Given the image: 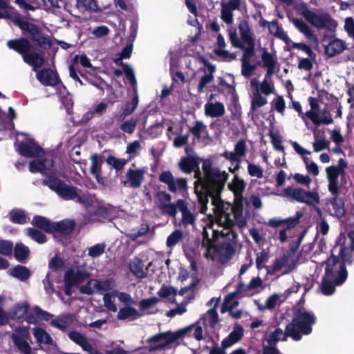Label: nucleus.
Instances as JSON below:
<instances>
[{
  "label": "nucleus",
  "instance_id": "obj_1",
  "mask_svg": "<svg viewBox=\"0 0 354 354\" xmlns=\"http://www.w3.org/2000/svg\"><path fill=\"white\" fill-rule=\"evenodd\" d=\"M202 168L204 172L201 176L200 171H195V193L201 205L200 212L209 216V224L218 227V217L226 215L230 221V229L233 230L234 221L240 227L247 223L248 212L244 209L245 201H234L232 207L220 198L228 174L218 168L212 167L209 160H204Z\"/></svg>",
  "mask_w": 354,
  "mask_h": 354
},
{
  "label": "nucleus",
  "instance_id": "obj_2",
  "mask_svg": "<svg viewBox=\"0 0 354 354\" xmlns=\"http://www.w3.org/2000/svg\"><path fill=\"white\" fill-rule=\"evenodd\" d=\"M217 219L218 227L209 223L203 227L202 250L207 259L226 263L234 254L231 242L234 241L236 234L230 229L231 223L226 215L220 216Z\"/></svg>",
  "mask_w": 354,
  "mask_h": 354
},
{
  "label": "nucleus",
  "instance_id": "obj_3",
  "mask_svg": "<svg viewBox=\"0 0 354 354\" xmlns=\"http://www.w3.org/2000/svg\"><path fill=\"white\" fill-rule=\"evenodd\" d=\"M29 169L32 173L39 172L46 175V178L44 180V183L62 199L76 198L77 202L82 203L86 208H90L93 205L92 198L82 194L76 187L62 182L55 176L56 169L54 168L52 160L46 158L42 160H32L29 164Z\"/></svg>",
  "mask_w": 354,
  "mask_h": 354
},
{
  "label": "nucleus",
  "instance_id": "obj_4",
  "mask_svg": "<svg viewBox=\"0 0 354 354\" xmlns=\"http://www.w3.org/2000/svg\"><path fill=\"white\" fill-rule=\"evenodd\" d=\"M339 255L341 260L333 255L326 262L325 276L320 286L321 291L325 295L333 294L334 285H342L347 279L348 273L344 263L352 261L349 250L340 247Z\"/></svg>",
  "mask_w": 354,
  "mask_h": 354
},
{
  "label": "nucleus",
  "instance_id": "obj_5",
  "mask_svg": "<svg viewBox=\"0 0 354 354\" xmlns=\"http://www.w3.org/2000/svg\"><path fill=\"white\" fill-rule=\"evenodd\" d=\"M315 320V316L312 312L299 306L295 309L292 322L286 326V333L294 340L298 341L302 335H307L312 332V326Z\"/></svg>",
  "mask_w": 354,
  "mask_h": 354
},
{
  "label": "nucleus",
  "instance_id": "obj_6",
  "mask_svg": "<svg viewBox=\"0 0 354 354\" xmlns=\"http://www.w3.org/2000/svg\"><path fill=\"white\" fill-rule=\"evenodd\" d=\"M238 37L235 30H230L229 37L233 46L243 50L245 57H252L254 55L255 37L254 34L245 21H242L239 25Z\"/></svg>",
  "mask_w": 354,
  "mask_h": 354
},
{
  "label": "nucleus",
  "instance_id": "obj_7",
  "mask_svg": "<svg viewBox=\"0 0 354 354\" xmlns=\"http://www.w3.org/2000/svg\"><path fill=\"white\" fill-rule=\"evenodd\" d=\"M187 333H189L194 336L197 340L203 339V329L201 326L194 324L174 333L166 332L160 333L151 337L150 342L157 343V345L153 348H162L175 342L176 339L183 337Z\"/></svg>",
  "mask_w": 354,
  "mask_h": 354
},
{
  "label": "nucleus",
  "instance_id": "obj_8",
  "mask_svg": "<svg viewBox=\"0 0 354 354\" xmlns=\"http://www.w3.org/2000/svg\"><path fill=\"white\" fill-rule=\"evenodd\" d=\"M8 46L10 48L23 55L24 62L31 66L33 71H37V68L44 64L43 57L38 52L31 50L30 44L28 40L24 39L10 40L8 41Z\"/></svg>",
  "mask_w": 354,
  "mask_h": 354
},
{
  "label": "nucleus",
  "instance_id": "obj_9",
  "mask_svg": "<svg viewBox=\"0 0 354 354\" xmlns=\"http://www.w3.org/2000/svg\"><path fill=\"white\" fill-rule=\"evenodd\" d=\"M282 196L308 206L315 207L320 203V196L317 191H307L300 187H288Z\"/></svg>",
  "mask_w": 354,
  "mask_h": 354
},
{
  "label": "nucleus",
  "instance_id": "obj_10",
  "mask_svg": "<svg viewBox=\"0 0 354 354\" xmlns=\"http://www.w3.org/2000/svg\"><path fill=\"white\" fill-rule=\"evenodd\" d=\"M310 109L302 115V120L308 126L307 118L310 120L312 122L318 126L321 124H329L333 122L331 115L326 109H319L318 101L313 97L308 99Z\"/></svg>",
  "mask_w": 354,
  "mask_h": 354
},
{
  "label": "nucleus",
  "instance_id": "obj_11",
  "mask_svg": "<svg viewBox=\"0 0 354 354\" xmlns=\"http://www.w3.org/2000/svg\"><path fill=\"white\" fill-rule=\"evenodd\" d=\"M90 277V274L80 267H73L67 270L64 274L65 293L70 296L72 288L77 286Z\"/></svg>",
  "mask_w": 354,
  "mask_h": 354
},
{
  "label": "nucleus",
  "instance_id": "obj_12",
  "mask_svg": "<svg viewBox=\"0 0 354 354\" xmlns=\"http://www.w3.org/2000/svg\"><path fill=\"white\" fill-rule=\"evenodd\" d=\"M7 8L8 6L6 3L3 0H0V19H10L21 30H27L32 35L37 33L38 30L36 26L24 21L18 13H15L14 16H12L10 12L7 10Z\"/></svg>",
  "mask_w": 354,
  "mask_h": 354
},
{
  "label": "nucleus",
  "instance_id": "obj_13",
  "mask_svg": "<svg viewBox=\"0 0 354 354\" xmlns=\"http://www.w3.org/2000/svg\"><path fill=\"white\" fill-rule=\"evenodd\" d=\"M30 337L28 330L26 327L16 328L12 335L15 346L21 354H37L28 342Z\"/></svg>",
  "mask_w": 354,
  "mask_h": 354
},
{
  "label": "nucleus",
  "instance_id": "obj_14",
  "mask_svg": "<svg viewBox=\"0 0 354 354\" xmlns=\"http://www.w3.org/2000/svg\"><path fill=\"white\" fill-rule=\"evenodd\" d=\"M295 267L296 261L290 255H283L275 260L273 265L268 269V274L272 275L281 272L282 274H286L292 271Z\"/></svg>",
  "mask_w": 354,
  "mask_h": 354
},
{
  "label": "nucleus",
  "instance_id": "obj_15",
  "mask_svg": "<svg viewBox=\"0 0 354 354\" xmlns=\"http://www.w3.org/2000/svg\"><path fill=\"white\" fill-rule=\"evenodd\" d=\"M159 180L167 185L171 192H183L187 189V180L184 178H174L169 171L162 172Z\"/></svg>",
  "mask_w": 354,
  "mask_h": 354
},
{
  "label": "nucleus",
  "instance_id": "obj_16",
  "mask_svg": "<svg viewBox=\"0 0 354 354\" xmlns=\"http://www.w3.org/2000/svg\"><path fill=\"white\" fill-rule=\"evenodd\" d=\"M291 145L298 154L302 156V160L305 165V167L308 173L311 174L314 176H317L319 174V170L317 164L306 156V155H310L311 152L302 147L297 142H292Z\"/></svg>",
  "mask_w": 354,
  "mask_h": 354
},
{
  "label": "nucleus",
  "instance_id": "obj_17",
  "mask_svg": "<svg viewBox=\"0 0 354 354\" xmlns=\"http://www.w3.org/2000/svg\"><path fill=\"white\" fill-rule=\"evenodd\" d=\"M247 147L244 140H239L234 147V151H225L223 156L232 164H235L234 168H230V171L234 173L239 168L241 158L246 153Z\"/></svg>",
  "mask_w": 354,
  "mask_h": 354
},
{
  "label": "nucleus",
  "instance_id": "obj_18",
  "mask_svg": "<svg viewBox=\"0 0 354 354\" xmlns=\"http://www.w3.org/2000/svg\"><path fill=\"white\" fill-rule=\"evenodd\" d=\"M271 77L266 75L262 82H259L257 78H252L250 81V89H257L266 96L274 94L276 90Z\"/></svg>",
  "mask_w": 354,
  "mask_h": 354
},
{
  "label": "nucleus",
  "instance_id": "obj_19",
  "mask_svg": "<svg viewBox=\"0 0 354 354\" xmlns=\"http://www.w3.org/2000/svg\"><path fill=\"white\" fill-rule=\"evenodd\" d=\"M328 190L331 194H337L339 189V177L344 174L339 171L336 165L326 167L325 169Z\"/></svg>",
  "mask_w": 354,
  "mask_h": 354
},
{
  "label": "nucleus",
  "instance_id": "obj_20",
  "mask_svg": "<svg viewBox=\"0 0 354 354\" xmlns=\"http://www.w3.org/2000/svg\"><path fill=\"white\" fill-rule=\"evenodd\" d=\"M308 21L312 26L317 29H331L335 28L336 24L335 22L332 19L330 16L328 14L318 15L313 12L310 16H308Z\"/></svg>",
  "mask_w": 354,
  "mask_h": 354
},
{
  "label": "nucleus",
  "instance_id": "obj_21",
  "mask_svg": "<svg viewBox=\"0 0 354 354\" xmlns=\"http://www.w3.org/2000/svg\"><path fill=\"white\" fill-rule=\"evenodd\" d=\"M146 172L147 169H129L125 174V180L123 181L124 185L132 188L140 187Z\"/></svg>",
  "mask_w": 354,
  "mask_h": 354
},
{
  "label": "nucleus",
  "instance_id": "obj_22",
  "mask_svg": "<svg viewBox=\"0 0 354 354\" xmlns=\"http://www.w3.org/2000/svg\"><path fill=\"white\" fill-rule=\"evenodd\" d=\"M331 195L332 198L328 199L325 203V210L332 216L342 217L345 212L344 203L338 197V194Z\"/></svg>",
  "mask_w": 354,
  "mask_h": 354
},
{
  "label": "nucleus",
  "instance_id": "obj_23",
  "mask_svg": "<svg viewBox=\"0 0 354 354\" xmlns=\"http://www.w3.org/2000/svg\"><path fill=\"white\" fill-rule=\"evenodd\" d=\"M214 94H211L204 106L205 114L212 118L221 117L225 112V106L219 102H214Z\"/></svg>",
  "mask_w": 354,
  "mask_h": 354
},
{
  "label": "nucleus",
  "instance_id": "obj_24",
  "mask_svg": "<svg viewBox=\"0 0 354 354\" xmlns=\"http://www.w3.org/2000/svg\"><path fill=\"white\" fill-rule=\"evenodd\" d=\"M19 151L21 155L26 157H39L44 153L35 141L29 138L19 145Z\"/></svg>",
  "mask_w": 354,
  "mask_h": 354
},
{
  "label": "nucleus",
  "instance_id": "obj_25",
  "mask_svg": "<svg viewBox=\"0 0 354 354\" xmlns=\"http://www.w3.org/2000/svg\"><path fill=\"white\" fill-rule=\"evenodd\" d=\"M244 330L240 325H235L230 333L221 342L224 348H228L239 342L243 337Z\"/></svg>",
  "mask_w": 354,
  "mask_h": 354
},
{
  "label": "nucleus",
  "instance_id": "obj_26",
  "mask_svg": "<svg viewBox=\"0 0 354 354\" xmlns=\"http://www.w3.org/2000/svg\"><path fill=\"white\" fill-rule=\"evenodd\" d=\"M262 66L266 68L268 76H272L278 69V62L276 57L266 50H264L261 55Z\"/></svg>",
  "mask_w": 354,
  "mask_h": 354
},
{
  "label": "nucleus",
  "instance_id": "obj_27",
  "mask_svg": "<svg viewBox=\"0 0 354 354\" xmlns=\"http://www.w3.org/2000/svg\"><path fill=\"white\" fill-rule=\"evenodd\" d=\"M291 21L294 26L305 35L309 41L315 45H318V39L317 36L313 33L310 26L305 21L301 19L297 18H293Z\"/></svg>",
  "mask_w": 354,
  "mask_h": 354
},
{
  "label": "nucleus",
  "instance_id": "obj_28",
  "mask_svg": "<svg viewBox=\"0 0 354 354\" xmlns=\"http://www.w3.org/2000/svg\"><path fill=\"white\" fill-rule=\"evenodd\" d=\"M39 82L44 86H55L59 82V78L55 72L51 69H43L36 75Z\"/></svg>",
  "mask_w": 354,
  "mask_h": 354
},
{
  "label": "nucleus",
  "instance_id": "obj_29",
  "mask_svg": "<svg viewBox=\"0 0 354 354\" xmlns=\"http://www.w3.org/2000/svg\"><path fill=\"white\" fill-rule=\"evenodd\" d=\"M227 187L228 189L233 192L234 201H244L242 195L245 188V183L242 178L238 176H234Z\"/></svg>",
  "mask_w": 354,
  "mask_h": 354
},
{
  "label": "nucleus",
  "instance_id": "obj_30",
  "mask_svg": "<svg viewBox=\"0 0 354 354\" xmlns=\"http://www.w3.org/2000/svg\"><path fill=\"white\" fill-rule=\"evenodd\" d=\"M178 204H180V212H181V224L184 227L191 225L194 227L196 216L187 207L184 201L179 199Z\"/></svg>",
  "mask_w": 354,
  "mask_h": 354
},
{
  "label": "nucleus",
  "instance_id": "obj_31",
  "mask_svg": "<svg viewBox=\"0 0 354 354\" xmlns=\"http://www.w3.org/2000/svg\"><path fill=\"white\" fill-rule=\"evenodd\" d=\"M303 216L304 213L302 211H297L294 216L289 217L286 219H270L268 221V225L272 227H277L282 224H286L288 225V228H290L296 225Z\"/></svg>",
  "mask_w": 354,
  "mask_h": 354
},
{
  "label": "nucleus",
  "instance_id": "obj_32",
  "mask_svg": "<svg viewBox=\"0 0 354 354\" xmlns=\"http://www.w3.org/2000/svg\"><path fill=\"white\" fill-rule=\"evenodd\" d=\"M74 319L71 314H63L51 319V326L59 330H64L68 328Z\"/></svg>",
  "mask_w": 354,
  "mask_h": 354
},
{
  "label": "nucleus",
  "instance_id": "obj_33",
  "mask_svg": "<svg viewBox=\"0 0 354 354\" xmlns=\"http://www.w3.org/2000/svg\"><path fill=\"white\" fill-rule=\"evenodd\" d=\"M345 48L346 44L344 41L335 39L326 46L325 53L328 56L333 57L342 53Z\"/></svg>",
  "mask_w": 354,
  "mask_h": 354
},
{
  "label": "nucleus",
  "instance_id": "obj_34",
  "mask_svg": "<svg viewBox=\"0 0 354 354\" xmlns=\"http://www.w3.org/2000/svg\"><path fill=\"white\" fill-rule=\"evenodd\" d=\"M282 297V295L277 293L271 295L266 299L264 304L258 305V309L261 311L274 309L280 302L283 301L284 299H281Z\"/></svg>",
  "mask_w": 354,
  "mask_h": 354
},
{
  "label": "nucleus",
  "instance_id": "obj_35",
  "mask_svg": "<svg viewBox=\"0 0 354 354\" xmlns=\"http://www.w3.org/2000/svg\"><path fill=\"white\" fill-rule=\"evenodd\" d=\"M8 274L21 281H26L30 276L28 268L23 266H16L8 271Z\"/></svg>",
  "mask_w": 354,
  "mask_h": 354
},
{
  "label": "nucleus",
  "instance_id": "obj_36",
  "mask_svg": "<svg viewBox=\"0 0 354 354\" xmlns=\"http://www.w3.org/2000/svg\"><path fill=\"white\" fill-rule=\"evenodd\" d=\"M141 316V314L130 305L121 308L117 315V318L120 320L131 319L134 320Z\"/></svg>",
  "mask_w": 354,
  "mask_h": 354
},
{
  "label": "nucleus",
  "instance_id": "obj_37",
  "mask_svg": "<svg viewBox=\"0 0 354 354\" xmlns=\"http://www.w3.org/2000/svg\"><path fill=\"white\" fill-rule=\"evenodd\" d=\"M178 165L182 171L189 174L198 168V162L195 157L189 156L183 158L179 162Z\"/></svg>",
  "mask_w": 354,
  "mask_h": 354
},
{
  "label": "nucleus",
  "instance_id": "obj_38",
  "mask_svg": "<svg viewBox=\"0 0 354 354\" xmlns=\"http://www.w3.org/2000/svg\"><path fill=\"white\" fill-rule=\"evenodd\" d=\"M268 29L271 34L274 35L277 38L281 39L286 44H290L291 39L283 30L279 27L277 21H272L268 24Z\"/></svg>",
  "mask_w": 354,
  "mask_h": 354
},
{
  "label": "nucleus",
  "instance_id": "obj_39",
  "mask_svg": "<svg viewBox=\"0 0 354 354\" xmlns=\"http://www.w3.org/2000/svg\"><path fill=\"white\" fill-rule=\"evenodd\" d=\"M33 335L37 343L53 345L54 341L51 336L42 328L36 327L32 330Z\"/></svg>",
  "mask_w": 354,
  "mask_h": 354
},
{
  "label": "nucleus",
  "instance_id": "obj_40",
  "mask_svg": "<svg viewBox=\"0 0 354 354\" xmlns=\"http://www.w3.org/2000/svg\"><path fill=\"white\" fill-rule=\"evenodd\" d=\"M91 174L95 177V178L97 180L98 183H102V182H101L100 177L101 172V166L102 163V159L99 157L97 154L94 153L91 156Z\"/></svg>",
  "mask_w": 354,
  "mask_h": 354
},
{
  "label": "nucleus",
  "instance_id": "obj_41",
  "mask_svg": "<svg viewBox=\"0 0 354 354\" xmlns=\"http://www.w3.org/2000/svg\"><path fill=\"white\" fill-rule=\"evenodd\" d=\"M75 222L73 220H64L57 223H53V232L68 234L73 230Z\"/></svg>",
  "mask_w": 354,
  "mask_h": 354
},
{
  "label": "nucleus",
  "instance_id": "obj_42",
  "mask_svg": "<svg viewBox=\"0 0 354 354\" xmlns=\"http://www.w3.org/2000/svg\"><path fill=\"white\" fill-rule=\"evenodd\" d=\"M314 142H313V150L315 152H319L329 147L330 142L325 138L319 135L317 129L313 131Z\"/></svg>",
  "mask_w": 354,
  "mask_h": 354
},
{
  "label": "nucleus",
  "instance_id": "obj_43",
  "mask_svg": "<svg viewBox=\"0 0 354 354\" xmlns=\"http://www.w3.org/2000/svg\"><path fill=\"white\" fill-rule=\"evenodd\" d=\"M251 91V106L253 110L262 107L268 103L266 97L263 96L261 93L257 89H250Z\"/></svg>",
  "mask_w": 354,
  "mask_h": 354
},
{
  "label": "nucleus",
  "instance_id": "obj_44",
  "mask_svg": "<svg viewBox=\"0 0 354 354\" xmlns=\"http://www.w3.org/2000/svg\"><path fill=\"white\" fill-rule=\"evenodd\" d=\"M177 295V290L171 286H162L158 292V295L166 301L174 303Z\"/></svg>",
  "mask_w": 354,
  "mask_h": 354
},
{
  "label": "nucleus",
  "instance_id": "obj_45",
  "mask_svg": "<svg viewBox=\"0 0 354 354\" xmlns=\"http://www.w3.org/2000/svg\"><path fill=\"white\" fill-rule=\"evenodd\" d=\"M159 299L155 297L142 299L140 301L139 306L145 314H151L156 311V305Z\"/></svg>",
  "mask_w": 354,
  "mask_h": 354
},
{
  "label": "nucleus",
  "instance_id": "obj_46",
  "mask_svg": "<svg viewBox=\"0 0 354 354\" xmlns=\"http://www.w3.org/2000/svg\"><path fill=\"white\" fill-rule=\"evenodd\" d=\"M131 272L137 278H144L147 275V271L144 269V264L139 259H134L129 264Z\"/></svg>",
  "mask_w": 354,
  "mask_h": 354
},
{
  "label": "nucleus",
  "instance_id": "obj_47",
  "mask_svg": "<svg viewBox=\"0 0 354 354\" xmlns=\"http://www.w3.org/2000/svg\"><path fill=\"white\" fill-rule=\"evenodd\" d=\"M32 224L46 232H53V223L43 216H35L32 221Z\"/></svg>",
  "mask_w": 354,
  "mask_h": 354
},
{
  "label": "nucleus",
  "instance_id": "obj_48",
  "mask_svg": "<svg viewBox=\"0 0 354 354\" xmlns=\"http://www.w3.org/2000/svg\"><path fill=\"white\" fill-rule=\"evenodd\" d=\"M215 67L212 65L208 66V73H205L200 79L199 84L198 86V93H203L206 86L210 84L214 79L213 72L214 71Z\"/></svg>",
  "mask_w": 354,
  "mask_h": 354
},
{
  "label": "nucleus",
  "instance_id": "obj_49",
  "mask_svg": "<svg viewBox=\"0 0 354 354\" xmlns=\"http://www.w3.org/2000/svg\"><path fill=\"white\" fill-rule=\"evenodd\" d=\"M183 236L184 234L181 230H174L167 236L166 241L167 247L169 248H173L183 240Z\"/></svg>",
  "mask_w": 354,
  "mask_h": 354
},
{
  "label": "nucleus",
  "instance_id": "obj_50",
  "mask_svg": "<svg viewBox=\"0 0 354 354\" xmlns=\"http://www.w3.org/2000/svg\"><path fill=\"white\" fill-rule=\"evenodd\" d=\"M77 7L90 12H97L99 8L96 0H76Z\"/></svg>",
  "mask_w": 354,
  "mask_h": 354
},
{
  "label": "nucleus",
  "instance_id": "obj_51",
  "mask_svg": "<svg viewBox=\"0 0 354 354\" xmlns=\"http://www.w3.org/2000/svg\"><path fill=\"white\" fill-rule=\"evenodd\" d=\"M114 282L111 279L104 281L96 280L95 287L97 293L105 294L106 292L111 290L114 287Z\"/></svg>",
  "mask_w": 354,
  "mask_h": 354
},
{
  "label": "nucleus",
  "instance_id": "obj_52",
  "mask_svg": "<svg viewBox=\"0 0 354 354\" xmlns=\"http://www.w3.org/2000/svg\"><path fill=\"white\" fill-rule=\"evenodd\" d=\"M287 336L289 335L287 334L286 331L283 332V330L277 328L268 336L267 340L269 344L272 345L275 344L279 341L286 340Z\"/></svg>",
  "mask_w": 354,
  "mask_h": 354
},
{
  "label": "nucleus",
  "instance_id": "obj_53",
  "mask_svg": "<svg viewBox=\"0 0 354 354\" xmlns=\"http://www.w3.org/2000/svg\"><path fill=\"white\" fill-rule=\"evenodd\" d=\"M201 321L204 324L214 327L218 322V314L214 308L209 309L203 317Z\"/></svg>",
  "mask_w": 354,
  "mask_h": 354
},
{
  "label": "nucleus",
  "instance_id": "obj_54",
  "mask_svg": "<svg viewBox=\"0 0 354 354\" xmlns=\"http://www.w3.org/2000/svg\"><path fill=\"white\" fill-rule=\"evenodd\" d=\"M29 254V249L22 243H17L15 248V257L20 262H23Z\"/></svg>",
  "mask_w": 354,
  "mask_h": 354
},
{
  "label": "nucleus",
  "instance_id": "obj_55",
  "mask_svg": "<svg viewBox=\"0 0 354 354\" xmlns=\"http://www.w3.org/2000/svg\"><path fill=\"white\" fill-rule=\"evenodd\" d=\"M115 297V295H113V290L110 292H106L104 294L103 296V302L104 306L108 309L109 311L115 313L118 311V308L114 302V298Z\"/></svg>",
  "mask_w": 354,
  "mask_h": 354
},
{
  "label": "nucleus",
  "instance_id": "obj_56",
  "mask_svg": "<svg viewBox=\"0 0 354 354\" xmlns=\"http://www.w3.org/2000/svg\"><path fill=\"white\" fill-rule=\"evenodd\" d=\"M236 292H232L228 295L224 300L221 312L225 310H230L234 308L238 305V301L236 299Z\"/></svg>",
  "mask_w": 354,
  "mask_h": 354
},
{
  "label": "nucleus",
  "instance_id": "obj_57",
  "mask_svg": "<svg viewBox=\"0 0 354 354\" xmlns=\"http://www.w3.org/2000/svg\"><path fill=\"white\" fill-rule=\"evenodd\" d=\"M252 57H245V53L242 57V70L241 73L245 77H249L252 75L253 71L256 68L254 65L250 64L249 61Z\"/></svg>",
  "mask_w": 354,
  "mask_h": 354
},
{
  "label": "nucleus",
  "instance_id": "obj_58",
  "mask_svg": "<svg viewBox=\"0 0 354 354\" xmlns=\"http://www.w3.org/2000/svg\"><path fill=\"white\" fill-rule=\"evenodd\" d=\"M160 209L163 214H168L171 216H176L178 210H180V204H178V200L174 203H169L167 205H162Z\"/></svg>",
  "mask_w": 354,
  "mask_h": 354
},
{
  "label": "nucleus",
  "instance_id": "obj_59",
  "mask_svg": "<svg viewBox=\"0 0 354 354\" xmlns=\"http://www.w3.org/2000/svg\"><path fill=\"white\" fill-rule=\"evenodd\" d=\"M191 132L197 138H205L207 136V127L201 121H197L191 129Z\"/></svg>",
  "mask_w": 354,
  "mask_h": 354
},
{
  "label": "nucleus",
  "instance_id": "obj_60",
  "mask_svg": "<svg viewBox=\"0 0 354 354\" xmlns=\"http://www.w3.org/2000/svg\"><path fill=\"white\" fill-rule=\"evenodd\" d=\"M26 232L29 237L39 244H42L46 241V237L44 234L37 230L34 228H28L26 229Z\"/></svg>",
  "mask_w": 354,
  "mask_h": 354
},
{
  "label": "nucleus",
  "instance_id": "obj_61",
  "mask_svg": "<svg viewBox=\"0 0 354 354\" xmlns=\"http://www.w3.org/2000/svg\"><path fill=\"white\" fill-rule=\"evenodd\" d=\"M248 163V173L251 177L262 178L263 177V169L258 165L250 162Z\"/></svg>",
  "mask_w": 354,
  "mask_h": 354
},
{
  "label": "nucleus",
  "instance_id": "obj_62",
  "mask_svg": "<svg viewBox=\"0 0 354 354\" xmlns=\"http://www.w3.org/2000/svg\"><path fill=\"white\" fill-rule=\"evenodd\" d=\"M10 215L11 220L19 224L26 223L28 220L25 212L20 209L12 211Z\"/></svg>",
  "mask_w": 354,
  "mask_h": 354
},
{
  "label": "nucleus",
  "instance_id": "obj_63",
  "mask_svg": "<svg viewBox=\"0 0 354 354\" xmlns=\"http://www.w3.org/2000/svg\"><path fill=\"white\" fill-rule=\"evenodd\" d=\"M106 245L104 243H97L88 248V255L92 258H96L102 255L105 250Z\"/></svg>",
  "mask_w": 354,
  "mask_h": 354
},
{
  "label": "nucleus",
  "instance_id": "obj_64",
  "mask_svg": "<svg viewBox=\"0 0 354 354\" xmlns=\"http://www.w3.org/2000/svg\"><path fill=\"white\" fill-rule=\"evenodd\" d=\"M272 107L279 113L283 115L286 109V102L283 97L277 95L271 102Z\"/></svg>",
  "mask_w": 354,
  "mask_h": 354
}]
</instances>
